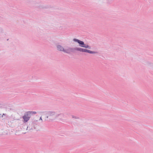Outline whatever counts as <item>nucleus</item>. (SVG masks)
<instances>
[{
    "mask_svg": "<svg viewBox=\"0 0 153 153\" xmlns=\"http://www.w3.org/2000/svg\"><path fill=\"white\" fill-rule=\"evenodd\" d=\"M73 40L76 42H77L79 45V46L81 47H84L86 48H90V47L88 45H85L84 42L80 40L76 39H74Z\"/></svg>",
    "mask_w": 153,
    "mask_h": 153,
    "instance_id": "3",
    "label": "nucleus"
},
{
    "mask_svg": "<svg viewBox=\"0 0 153 153\" xmlns=\"http://www.w3.org/2000/svg\"><path fill=\"white\" fill-rule=\"evenodd\" d=\"M76 50L80 51L88 52L90 53H94V52L91 51L89 50L85 49H83L82 48H77L76 49Z\"/></svg>",
    "mask_w": 153,
    "mask_h": 153,
    "instance_id": "5",
    "label": "nucleus"
},
{
    "mask_svg": "<svg viewBox=\"0 0 153 153\" xmlns=\"http://www.w3.org/2000/svg\"><path fill=\"white\" fill-rule=\"evenodd\" d=\"M64 117L63 114H57L53 111H49L47 113V118L50 120H53L57 118L59 120H62Z\"/></svg>",
    "mask_w": 153,
    "mask_h": 153,
    "instance_id": "1",
    "label": "nucleus"
},
{
    "mask_svg": "<svg viewBox=\"0 0 153 153\" xmlns=\"http://www.w3.org/2000/svg\"><path fill=\"white\" fill-rule=\"evenodd\" d=\"M27 112H30L29 115L30 116L31 114H36V111H29Z\"/></svg>",
    "mask_w": 153,
    "mask_h": 153,
    "instance_id": "6",
    "label": "nucleus"
},
{
    "mask_svg": "<svg viewBox=\"0 0 153 153\" xmlns=\"http://www.w3.org/2000/svg\"><path fill=\"white\" fill-rule=\"evenodd\" d=\"M29 113L30 112H27L23 116L22 118L24 120V123H26L29 120L31 117V116L29 115Z\"/></svg>",
    "mask_w": 153,
    "mask_h": 153,
    "instance_id": "4",
    "label": "nucleus"
},
{
    "mask_svg": "<svg viewBox=\"0 0 153 153\" xmlns=\"http://www.w3.org/2000/svg\"><path fill=\"white\" fill-rule=\"evenodd\" d=\"M39 120H42V119L41 117H40Z\"/></svg>",
    "mask_w": 153,
    "mask_h": 153,
    "instance_id": "7",
    "label": "nucleus"
},
{
    "mask_svg": "<svg viewBox=\"0 0 153 153\" xmlns=\"http://www.w3.org/2000/svg\"><path fill=\"white\" fill-rule=\"evenodd\" d=\"M57 49L60 51H63L64 52L67 53H70L72 50V49L70 48H69L67 49H64L60 45H58L57 46Z\"/></svg>",
    "mask_w": 153,
    "mask_h": 153,
    "instance_id": "2",
    "label": "nucleus"
}]
</instances>
